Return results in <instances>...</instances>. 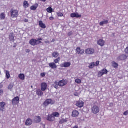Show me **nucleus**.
Here are the masks:
<instances>
[{
	"label": "nucleus",
	"instance_id": "nucleus-36",
	"mask_svg": "<svg viewBox=\"0 0 128 128\" xmlns=\"http://www.w3.org/2000/svg\"><path fill=\"white\" fill-rule=\"evenodd\" d=\"M68 122V119H62L61 120L60 122V124H64Z\"/></svg>",
	"mask_w": 128,
	"mask_h": 128
},
{
	"label": "nucleus",
	"instance_id": "nucleus-44",
	"mask_svg": "<svg viewBox=\"0 0 128 128\" xmlns=\"http://www.w3.org/2000/svg\"><path fill=\"white\" fill-rule=\"evenodd\" d=\"M72 36V32H69L68 33V36Z\"/></svg>",
	"mask_w": 128,
	"mask_h": 128
},
{
	"label": "nucleus",
	"instance_id": "nucleus-56",
	"mask_svg": "<svg viewBox=\"0 0 128 128\" xmlns=\"http://www.w3.org/2000/svg\"><path fill=\"white\" fill-rule=\"evenodd\" d=\"M31 88H32V86H31Z\"/></svg>",
	"mask_w": 128,
	"mask_h": 128
},
{
	"label": "nucleus",
	"instance_id": "nucleus-15",
	"mask_svg": "<svg viewBox=\"0 0 128 128\" xmlns=\"http://www.w3.org/2000/svg\"><path fill=\"white\" fill-rule=\"evenodd\" d=\"M70 16L72 18H82V15L78 14V13L76 12V13H72L70 14Z\"/></svg>",
	"mask_w": 128,
	"mask_h": 128
},
{
	"label": "nucleus",
	"instance_id": "nucleus-51",
	"mask_svg": "<svg viewBox=\"0 0 128 128\" xmlns=\"http://www.w3.org/2000/svg\"><path fill=\"white\" fill-rule=\"evenodd\" d=\"M41 2H46V0H40Z\"/></svg>",
	"mask_w": 128,
	"mask_h": 128
},
{
	"label": "nucleus",
	"instance_id": "nucleus-29",
	"mask_svg": "<svg viewBox=\"0 0 128 128\" xmlns=\"http://www.w3.org/2000/svg\"><path fill=\"white\" fill-rule=\"evenodd\" d=\"M38 8V4H36L35 6H32L30 7L31 10H36V8Z\"/></svg>",
	"mask_w": 128,
	"mask_h": 128
},
{
	"label": "nucleus",
	"instance_id": "nucleus-39",
	"mask_svg": "<svg viewBox=\"0 0 128 128\" xmlns=\"http://www.w3.org/2000/svg\"><path fill=\"white\" fill-rule=\"evenodd\" d=\"M13 88H14V84H10V85L8 86V90H12Z\"/></svg>",
	"mask_w": 128,
	"mask_h": 128
},
{
	"label": "nucleus",
	"instance_id": "nucleus-20",
	"mask_svg": "<svg viewBox=\"0 0 128 128\" xmlns=\"http://www.w3.org/2000/svg\"><path fill=\"white\" fill-rule=\"evenodd\" d=\"M26 126H30L32 124V120L30 118H28L26 120V123H25Z\"/></svg>",
	"mask_w": 128,
	"mask_h": 128
},
{
	"label": "nucleus",
	"instance_id": "nucleus-2",
	"mask_svg": "<svg viewBox=\"0 0 128 128\" xmlns=\"http://www.w3.org/2000/svg\"><path fill=\"white\" fill-rule=\"evenodd\" d=\"M29 44L32 46H38V44H42L41 41H39L37 40L36 39H32L30 40Z\"/></svg>",
	"mask_w": 128,
	"mask_h": 128
},
{
	"label": "nucleus",
	"instance_id": "nucleus-3",
	"mask_svg": "<svg viewBox=\"0 0 128 128\" xmlns=\"http://www.w3.org/2000/svg\"><path fill=\"white\" fill-rule=\"evenodd\" d=\"M100 107H98V106H94L92 108V112L94 114H98L100 112Z\"/></svg>",
	"mask_w": 128,
	"mask_h": 128
},
{
	"label": "nucleus",
	"instance_id": "nucleus-10",
	"mask_svg": "<svg viewBox=\"0 0 128 128\" xmlns=\"http://www.w3.org/2000/svg\"><path fill=\"white\" fill-rule=\"evenodd\" d=\"M59 86H66V84H68V80H60L59 82Z\"/></svg>",
	"mask_w": 128,
	"mask_h": 128
},
{
	"label": "nucleus",
	"instance_id": "nucleus-34",
	"mask_svg": "<svg viewBox=\"0 0 128 128\" xmlns=\"http://www.w3.org/2000/svg\"><path fill=\"white\" fill-rule=\"evenodd\" d=\"M0 18L2 20H6V14L4 12L1 14Z\"/></svg>",
	"mask_w": 128,
	"mask_h": 128
},
{
	"label": "nucleus",
	"instance_id": "nucleus-17",
	"mask_svg": "<svg viewBox=\"0 0 128 128\" xmlns=\"http://www.w3.org/2000/svg\"><path fill=\"white\" fill-rule=\"evenodd\" d=\"M47 120L48 122H54L56 118L52 116V114H49L47 117Z\"/></svg>",
	"mask_w": 128,
	"mask_h": 128
},
{
	"label": "nucleus",
	"instance_id": "nucleus-38",
	"mask_svg": "<svg viewBox=\"0 0 128 128\" xmlns=\"http://www.w3.org/2000/svg\"><path fill=\"white\" fill-rule=\"evenodd\" d=\"M60 62V57H58V58L55 59L54 60V64H58Z\"/></svg>",
	"mask_w": 128,
	"mask_h": 128
},
{
	"label": "nucleus",
	"instance_id": "nucleus-21",
	"mask_svg": "<svg viewBox=\"0 0 128 128\" xmlns=\"http://www.w3.org/2000/svg\"><path fill=\"white\" fill-rule=\"evenodd\" d=\"M44 91L40 89H38L36 91V94L37 96H44Z\"/></svg>",
	"mask_w": 128,
	"mask_h": 128
},
{
	"label": "nucleus",
	"instance_id": "nucleus-1",
	"mask_svg": "<svg viewBox=\"0 0 128 128\" xmlns=\"http://www.w3.org/2000/svg\"><path fill=\"white\" fill-rule=\"evenodd\" d=\"M56 104V101L52 100V99H47L43 104L44 106H45V108H46L48 106L49 104H51V106H52V104Z\"/></svg>",
	"mask_w": 128,
	"mask_h": 128
},
{
	"label": "nucleus",
	"instance_id": "nucleus-18",
	"mask_svg": "<svg viewBox=\"0 0 128 128\" xmlns=\"http://www.w3.org/2000/svg\"><path fill=\"white\" fill-rule=\"evenodd\" d=\"M72 118H78L80 116V112L76 110H74L72 112Z\"/></svg>",
	"mask_w": 128,
	"mask_h": 128
},
{
	"label": "nucleus",
	"instance_id": "nucleus-41",
	"mask_svg": "<svg viewBox=\"0 0 128 128\" xmlns=\"http://www.w3.org/2000/svg\"><path fill=\"white\" fill-rule=\"evenodd\" d=\"M57 16H58V18H62V16H64V14L62 12H58Z\"/></svg>",
	"mask_w": 128,
	"mask_h": 128
},
{
	"label": "nucleus",
	"instance_id": "nucleus-22",
	"mask_svg": "<svg viewBox=\"0 0 128 128\" xmlns=\"http://www.w3.org/2000/svg\"><path fill=\"white\" fill-rule=\"evenodd\" d=\"M106 42L102 39L99 40L98 41V46H104Z\"/></svg>",
	"mask_w": 128,
	"mask_h": 128
},
{
	"label": "nucleus",
	"instance_id": "nucleus-8",
	"mask_svg": "<svg viewBox=\"0 0 128 128\" xmlns=\"http://www.w3.org/2000/svg\"><path fill=\"white\" fill-rule=\"evenodd\" d=\"M100 66V61H97L96 63L94 62L90 63L88 68L90 69H92L94 66Z\"/></svg>",
	"mask_w": 128,
	"mask_h": 128
},
{
	"label": "nucleus",
	"instance_id": "nucleus-43",
	"mask_svg": "<svg viewBox=\"0 0 128 128\" xmlns=\"http://www.w3.org/2000/svg\"><path fill=\"white\" fill-rule=\"evenodd\" d=\"M124 52L126 54H128V46L125 49Z\"/></svg>",
	"mask_w": 128,
	"mask_h": 128
},
{
	"label": "nucleus",
	"instance_id": "nucleus-47",
	"mask_svg": "<svg viewBox=\"0 0 128 128\" xmlns=\"http://www.w3.org/2000/svg\"><path fill=\"white\" fill-rule=\"evenodd\" d=\"M49 20H54V17H50V18H49Z\"/></svg>",
	"mask_w": 128,
	"mask_h": 128
},
{
	"label": "nucleus",
	"instance_id": "nucleus-37",
	"mask_svg": "<svg viewBox=\"0 0 128 128\" xmlns=\"http://www.w3.org/2000/svg\"><path fill=\"white\" fill-rule=\"evenodd\" d=\"M46 11L49 14H52V12H54V9H52V7H49L46 9Z\"/></svg>",
	"mask_w": 128,
	"mask_h": 128
},
{
	"label": "nucleus",
	"instance_id": "nucleus-26",
	"mask_svg": "<svg viewBox=\"0 0 128 128\" xmlns=\"http://www.w3.org/2000/svg\"><path fill=\"white\" fill-rule=\"evenodd\" d=\"M108 24V20H104L103 22H101L100 23V26H104V24Z\"/></svg>",
	"mask_w": 128,
	"mask_h": 128
},
{
	"label": "nucleus",
	"instance_id": "nucleus-24",
	"mask_svg": "<svg viewBox=\"0 0 128 128\" xmlns=\"http://www.w3.org/2000/svg\"><path fill=\"white\" fill-rule=\"evenodd\" d=\"M39 26L42 28H46V24H44V22L42 20L39 21Z\"/></svg>",
	"mask_w": 128,
	"mask_h": 128
},
{
	"label": "nucleus",
	"instance_id": "nucleus-40",
	"mask_svg": "<svg viewBox=\"0 0 128 128\" xmlns=\"http://www.w3.org/2000/svg\"><path fill=\"white\" fill-rule=\"evenodd\" d=\"M75 82L80 84H82V80L80 79H78V78L76 79L75 80Z\"/></svg>",
	"mask_w": 128,
	"mask_h": 128
},
{
	"label": "nucleus",
	"instance_id": "nucleus-13",
	"mask_svg": "<svg viewBox=\"0 0 128 128\" xmlns=\"http://www.w3.org/2000/svg\"><path fill=\"white\" fill-rule=\"evenodd\" d=\"M76 54H84V50H82L80 47H78L76 49Z\"/></svg>",
	"mask_w": 128,
	"mask_h": 128
},
{
	"label": "nucleus",
	"instance_id": "nucleus-55",
	"mask_svg": "<svg viewBox=\"0 0 128 128\" xmlns=\"http://www.w3.org/2000/svg\"><path fill=\"white\" fill-rule=\"evenodd\" d=\"M1 88H2V87H0Z\"/></svg>",
	"mask_w": 128,
	"mask_h": 128
},
{
	"label": "nucleus",
	"instance_id": "nucleus-6",
	"mask_svg": "<svg viewBox=\"0 0 128 128\" xmlns=\"http://www.w3.org/2000/svg\"><path fill=\"white\" fill-rule=\"evenodd\" d=\"M11 16L12 18H16L18 16V10H12Z\"/></svg>",
	"mask_w": 128,
	"mask_h": 128
},
{
	"label": "nucleus",
	"instance_id": "nucleus-45",
	"mask_svg": "<svg viewBox=\"0 0 128 128\" xmlns=\"http://www.w3.org/2000/svg\"><path fill=\"white\" fill-rule=\"evenodd\" d=\"M4 94V90H0V96H2Z\"/></svg>",
	"mask_w": 128,
	"mask_h": 128
},
{
	"label": "nucleus",
	"instance_id": "nucleus-52",
	"mask_svg": "<svg viewBox=\"0 0 128 128\" xmlns=\"http://www.w3.org/2000/svg\"><path fill=\"white\" fill-rule=\"evenodd\" d=\"M45 44H50V41H46Z\"/></svg>",
	"mask_w": 128,
	"mask_h": 128
},
{
	"label": "nucleus",
	"instance_id": "nucleus-32",
	"mask_svg": "<svg viewBox=\"0 0 128 128\" xmlns=\"http://www.w3.org/2000/svg\"><path fill=\"white\" fill-rule=\"evenodd\" d=\"M52 116H54V118H60V113L58 112H54L52 114Z\"/></svg>",
	"mask_w": 128,
	"mask_h": 128
},
{
	"label": "nucleus",
	"instance_id": "nucleus-53",
	"mask_svg": "<svg viewBox=\"0 0 128 128\" xmlns=\"http://www.w3.org/2000/svg\"><path fill=\"white\" fill-rule=\"evenodd\" d=\"M73 128H78V126H76Z\"/></svg>",
	"mask_w": 128,
	"mask_h": 128
},
{
	"label": "nucleus",
	"instance_id": "nucleus-19",
	"mask_svg": "<svg viewBox=\"0 0 128 128\" xmlns=\"http://www.w3.org/2000/svg\"><path fill=\"white\" fill-rule=\"evenodd\" d=\"M34 122L36 124H40V122H42V118L40 116H36L34 120Z\"/></svg>",
	"mask_w": 128,
	"mask_h": 128
},
{
	"label": "nucleus",
	"instance_id": "nucleus-28",
	"mask_svg": "<svg viewBox=\"0 0 128 128\" xmlns=\"http://www.w3.org/2000/svg\"><path fill=\"white\" fill-rule=\"evenodd\" d=\"M18 78L21 80H26V76L24 74H20L18 75Z\"/></svg>",
	"mask_w": 128,
	"mask_h": 128
},
{
	"label": "nucleus",
	"instance_id": "nucleus-7",
	"mask_svg": "<svg viewBox=\"0 0 128 128\" xmlns=\"http://www.w3.org/2000/svg\"><path fill=\"white\" fill-rule=\"evenodd\" d=\"M126 60H128V56L124 54L120 55L117 58V60H119V61Z\"/></svg>",
	"mask_w": 128,
	"mask_h": 128
},
{
	"label": "nucleus",
	"instance_id": "nucleus-54",
	"mask_svg": "<svg viewBox=\"0 0 128 128\" xmlns=\"http://www.w3.org/2000/svg\"><path fill=\"white\" fill-rule=\"evenodd\" d=\"M52 42H54V39L52 40Z\"/></svg>",
	"mask_w": 128,
	"mask_h": 128
},
{
	"label": "nucleus",
	"instance_id": "nucleus-25",
	"mask_svg": "<svg viewBox=\"0 0 128 128\" xmlns=\"http://www.w3.org/2000/svg\"><path fill=\"white\" fill-rule=\"evenodd\" d=\"M52 86L56 88V90H58V86H60V83L56 81L52 85Z\"/></svg>",
	"mask_w": 128,
	"mask_h": 128
},
{
	"label": "nucleus",
	"instance_id": "nucleus-9",
	"mask_svg": "<svg viewBox=\"0 0 128 128\" xmlns=\"http://www.w3.org/2000/svg\"><path fill=\"white\" fill-rule=\"evenodd\" d=\"M12 104L14 106H16L20 104V97L16 96L12 100Z\"/></svg>",
	"mask_w": 128,
	"mask_h": 128
},
{
	"label": "nucleus",
	"instance_id": "nucleus-23",
	"mask_svg": "<svg viewBox=\"0 0 128 128\" xmlns=\"http://www.w3.org/2000/svg\"><path fill=\"white\" fill-rule=\"evenodd\" d=\"M49 66L52 68V70H56L58 68V66H56V64L54 63V62H51L49 64Z\"/></svg>",
	"mask_w": 128,
	"mask_h": 128
},
{
	"label": "nucleus",
	"instance_id": "nucleus-42",
	"mask_svg": "<svg viewBox=\"0 0 128 128\" xmlns=\"http://www.w3.org/2000/svg\"><path fill=\"white\" fill-rule=\"evenodd\" d=\"M40 76L42 78H44V76H46V73H44V72L41 73L40 74Z\"/></svg>",
	"mask_w": 128,
	"mask_h": 128
},
{
	"label": "nucleus",
	"instance_id": "nucleus-12",
	"mask_svg": "<svg viewBox=\"0 0 128 128\" xmlns=\"http://www.w3.org/2000/svg\"><path fill=\"white\" fill-rule=\"evenodd\" d=\"M6 104L4 102H0V112H4V110H6Z\"/></svg>",
	"mask_w": 128,
	"mask_h": 128
},
{
	"label": "nucleus",
	"instance_id": "nucleus-33",
	"mask_svg": "<svg viewBox=\"0 0 128 128\" xmlns=\"http://www.w3.org/2000/svg\"><path fill=\"white\" fill-rule=\"evenodd\" d=\"M112 66L113 68H118V64L114 62H112Z\"/></svg>",
	"mask_w": 128,
	"mask_h": 128
},
{
	"label": "nucleus",
	"instance_id": "nucleus-35",
	"mask_svg": "<svg viewBox=\"0 0 128 128\" xmlns=\"http://www.w3.org/2000/svg\"><path fill=\"white\" fill-rule=\"evenodd\" d=\"M6 78L8 80H10V72L8 70L6 71Z\"/></svg>",
	"mask_w": 128,
	"mask_h": 128
},
{
	"label": "nucleus",
	"instance_id": "nucleus-49",
	"mask_svg": "<svg viewBox=\"0 0 128 128\" xmlns=\"http://www.w3.org/2000/svg\"><path fill=\"white\" fill-rule=\"evenodd\" d=\"M26 52H27V53H28V52H30V50H26Z\"/></svg>",
	"mask_w": 128,
	"mask_h": 128
},
{
	"label": "nucleus",
	"instance_id": "nucleus-16",
	"mask_svg": "<svg viewBox=\"0 0 128 128\" xmlns=\"http://www.w3.org/2000/svg\"><path fill=\"white\" fill-rule=\"evenodd\" d=\"M70 66H72V64H70V62H66L63 63L61 65V68H70Z\"/></svg>",
	"mask_w": 128,
	"mask_h": 128
},
{
	"label": "nucleus",
	"instance_id": "nucleus-14",
	"mask_svg": "<svg viewBox=\"0 0 128 128\" xmlns=\"http://www.w3.org/2000/svg\"><path fill=\"white\" fill-rule=\"evenodd\" d=\"M48 89V84L46 82H42L41 84V90L42 92H46Z\"/></svg>",
	"mask_w": 128,
	"mask_h": 128
},
{
	"label": "nucleus",
	"instance_id": "nucleus-5",
	"mask_svg": "<svg viewBox=\"0 0 128 128\" xmlns=\"http://www.w3.org/2000/svg\"><path fill=\"white\" fill-rule=\"evenodd\" d=\"M94 48H88L86 50L85 52L88 56H90L94 54Z\"/></svg>",
	"mask_w": 128,
	"mask_h": 128
},
{
	"label": "nucleus",
	"instance_id": "nucleus-4",
	"mask_svg": "<svg viewBox=\"0 0 128 128\" xmlns=\"http://www.w3.org/2000/svg\"><path fill=\"white\" fill-rule=\"evenodd\" d=\"M108 70L104 68L103 70H101L100 72H98V77L102 78V76H104V74H108Z\"/></svg>",
	"mask_w": 128,
	"mask_h": 128
},
{
	"label": "nucleus",
	"instance_id": "nucleus-11",
	"mask_svg": "<svg viewBox=\"0 0 128 128\" xmlns=\"http://www.w3.org/2000/svg\"><path fill=\"white\" fill-rule=\"evenodd\" d=\"M76 106L78 108H84V102L82 100H79L76 102Z\"/></svg>",
	"mask_w": 128,
	"mask_h": 128
},
{
	"label": "nucleus",
	"instance_id": "nucleus-31",
	"mask_svg": "<svg viewBox=\"0 0 128 128\" xmlns=\"http://www.w3.org/2000/svg\"><path fill=\"white\" fill-rule=\"evenodd\" d=\"M52 56L53 58H58L60 56V54L58 52H55L52 53Z\"/></svg>",
	"mask_w": 128,
	"mask_h": 128
},
{
	"label": "nucleus",
	"instance_id": "nucleus-48",
	"mask_svg": "<svg viewBox=\"0 0 128 128\" xmlns=\"http://www.w3.org/2000/svg\"><path fill=\"white\" fill-rule=\"evenodd\" d=\"M24 22H28V19H25V20H24Z\"/></svg>",
	"mask_w": 128,
	"mask_h": 128
},
{
	"label": "nucleus",
	"instance_id": "nucleus-27",
	"mask_svg": "<svg viewBox=\"0 0 128 128\" xmlns=\"http://www.w3.org/2000/svg\"><path fill=\"white\" fill-rule=\"evenodd\" d=\"M23 6L24 8H28L30 6V4L28 1H24L23 3Z\"/></svg>",
	"mask_w": 128,
	"mask_h": 128
},
{
	"label": "nucleus",
	"instance_id": "nucleus-30",
	"mask_svg": "<svg viewBox=\"0 0 128 128\" xmlns=\"http://www.w3.org/2000/svg\"><path fill=\"white\" fill-rule=\"evenodd\" d=\"M9 40L10 42H14V33L11 34L9 36Z\"/></svg>",
	"mask_w": 128,
	"mask_h": 128
},
{
	"label": "nucleus",
	"instance_id": "nucleus-46",
	"mask_svg": "<svg viewBox=\"0 0 128 128\" xmlns=\"http://www.w3.org/2000/svg\"><path fill=\"white\" fill-rule=\"evenodd\" d=\"M124 116H128V110L125 112L124 113Z\"/></svg>",
	"mask_w": 128,
	"mask_h": 128
},
{
	"label": "nucleus",
	"instance_id": "nucleus-50",
	"mask_svg": "<svg viewBox=\"0 0 128 128\" xmlns=\"http://www.w3.org/2000/svg\"><path fill=\"white\" fill-rule=\"evenodd\" d=\"M37 40L40 42V40H42V38H38V39H37Z\"/></svg>",
	"mask_w": 128,
	"mask_h": 128
}]
</instances>
